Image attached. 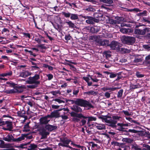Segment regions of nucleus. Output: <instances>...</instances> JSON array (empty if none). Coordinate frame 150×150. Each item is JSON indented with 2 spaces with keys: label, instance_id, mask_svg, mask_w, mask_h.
Listing matches in <instances>:
<instances>
[{
  "label": "nucleus",
  "instance_id": "1",
  "mask_svg": "<svg viewBox=\"0 0 150 150\" xmlns=\"http://www.w3.org/2000/svg\"><path fill=\"white\" fill-rule=\"evenodd\" d=\"M57 128L56 126H53L50 125H47L45 126V127H41L39 129L40 134L42 136L41 139H45L47 138V135L49 134V132L47 131H51L56 129Z\"/></svg>",
  "mask_w": 150,
  "mask_h": 150
},
{
  "label": "nucleus",
  "instance_id": "2",
  "mask_svg": "<svg viewBox=\"0 0 150 150\" xmlns=\"http://www.w3.org/2000/svg\"><path fill=\"white\" fill-rule=\"evenodd\" d=\"M40 79V75L38 74H35L33 77H29L28 80L26 81V83L29 84H34L35 85L27 86V87L30 88H34L36 87L37 86L36 85H38L40 83V81H38Z\"/></svg>",
  "mask_w": 150,
  "mask_h": 150
},
{
  "label": "nucleus",
  "instance_id": "3",
  "mask_svg": "<svg viewBox=\"0 0 150 150\" xmlns=\"http://www.w3.org/2000/svg\"><path fill=\"white\" fill-rule=\"evenodd\" d=\"M25 135L22 134L21 136L17 138H15L12 134H8L6 136L3 138V139L5 141L8 142H18L24 139Z\"/></svg>",
  "mask_w": 150,
  "mask_h": 150
},
{
  "label": "nucleus",
  "instance_id": "4",
  "mask_svg": "<svg viewBox=\"0 0 150 150\" xmlns=\"http://www.w3.org/2000/svg\"><path fill=\"white\" fill-rule=\"evenodd\" d=\"M99 119H100L104 120L105 122L108 123L109 125L113 128H116L117 125H116L117 122L115 120L112 119L108 120V118H110L111 117L108 115H102L98 117Z\"/></svg>",
  "mask_w": 150,
  "mask_h": 150
},
{
  "label": "nucleus",
  "instance_id": "5",
  "mask_svg": "<svg viewBox=\"0 0 150 150\" xmlns=\"http://www.w3.org/2000/svg\"><path fill=\"white\" fill-rule=\"evenodd\" d=\"M121 40L124 44L128 45H132L135 43L136 40L134 37L124 36L122 38Z\"/></svg>",
  "mask_w": 150,
  "mask_h": 150
},
{
  "label": "nucleus",
  "instance_id": "6",
  "mask_svg": "<svg viewBox=\"0 0 150 150\" xmlns=\"http://www.w3.org/2000/svg\"><path fill=\"white\" fill-rule=\"evenodd\" d=\"M76 105L82 107L88 106L90 108L93 107V106L91 104L87 101L79 98H76Z\"/></svg>",
  "mask_w": 150,
  "mask_h": 150
},
{
  "label": "nucleus",
  "instance_id": "7",
  "mask_svg": "<svg viewBox=\"0 0 150 150\" xmlns=\"http://www.w3.org/2000/svg\"><path fill=\"white\" fill-rule=\"evenodd\" d=\"M60 139L61 142L58 144L59 146L68 147L69 148V147H71L69 145V144L71 142L70 139H69L66 137L60 138Z\"/></svg>",
  "mask_w": 150,
  "mask_h": 150
},
{
  "label": "nucleus",
  "instance_id": "8",
  "mask_svg": "<svg viewBox=\"0 0 150 150\" xmlns=\"http://www.w3.org/2000/svg\"><path fill=\"white\" fill-rule=\"evenodd\" d=\"M121 44L118 42L113 40L109 44V46L112 50H116L117 51L120 50Z\"/></svg>",
  "mask_w": 150,
  "mask_h": 150
},
{
  "label": "nucleus",
  "instance_id": "9",
  "mask_svg": "<svg viewBox=\"0 0 150 150\" xmlns=\"http://www.w3.org/2000/svg\"><path fill=\"white\" fill-rule=\"evenodd\" d=\"M2 125H4L2 129L4 130H8L10 131H12L13 128L12 122L8 121L3 122Z\"/></svg>",
  "mask_w": 150,
  "mask_h": 150
},
{
  "label": "nucleus",
  "instance_id": "10",
  "mask_svg": "<svg viewBox=\"0 0 150 150\" xmlns=\"http://www.w3.org/2000/svg\"><path fill=\"white\" fill-rule=\"evenodd\" d=\"M150 32V28H145L143 29H137L135 30L134 33L136 34L140 35H144L146 33H149Z\"/></svg>",
  "mask_w": 150,
  "mask_h": 150
},
{
  "label": "nucleus",
  "instance_id": "11",
  "mask_svg": "<svg viewBox=\"0 0 150 150\" xmlns=\"http://www.w3.org/2000/svg\"><path fill=\"white\" fill-rule=\"evenodd\" d=\"M95 41L98 43L99 45L109 46V42L108 40H101L98 39L97 36L95 37Z\"/></svg>",
  "mask_w": 150,
  "mask_h": 150
},
{
  "label": "nucleus",
  "instance_id": "12",
  "mask_svg": "<svg viewBox=\"0 0 150 150\" xmlns=\"http://www.w3.org/2000/svg\"><path fill=\"white\" fill-rule=\"evenodd\" d=\"M99 20L92 17L90 16L86 20V22L88 24H93L95 23H98Z\"/></svg>",
  "mask_w": 150,
  "mask_h": 150
},
{
  "label": "nucleus",
  "instance_id": "13",
  "mask_svg": "<svg viewBox=\"0 0 150 150\" xmlns=\"http://www.w3.org/2000/svg\"><path fill=\"white\" fill-rule=\"evenodd\" d=\"M138 134L141 136H145L148 139H150V133L149 131L144 132L143 131H137Z\"/></svg>",
  "mask_w": 150,
  "mask_h": 150
},
{
  "label": "nucleus",
  "instance_id": "14",
  "mask_svg": "<svg viewBox=\"0 0 150 150\" xmlns=\"http://www.w3.org/2000/svg\"><path fill=\"white\" fill-rule=\"evenodd\" d=\"M120 31L123 33L129 35L130 33L133 32V30L131 28H122L120 29Z\"/></svg>",
  "mask_w": 150,
  "mask_h": 150
},
{
  "label": "nucleus",
  "instance_id": "15",
  "mask_svg": "<svg viewBox=\"0 0 150 150\" xmlns=\"http://www.w3.org/2000/svg\"><path fill=\"white\" fill-rule=\"evenodd\" d=\"M117 125L119 126L120 127L118 128H117L116 129L120 131H124L125 128L124 127L129 126L128 124H124L123 123H118L117 124Z\"/></svg>",
  "mask_w": 150,
  "mask_h": 150
},
{
  "label": "nucleus",
  "instance_id": "16",
  "mask_svg": "<svg viewBox=\"0 0 150 150\" xmlns=\"http://www.w3.org/2000/svg\"><path fill=\"white\" fill-rule=\"evenodd\" d=\"M61 110V109H59L57 110H55L52 112H51V115H52L51 116L52 117V118L55 117L57 118L60 117L59 111Z\"/></svg>",
  "mask_w": 150,
  "mask_h": 150
},
{
  "label": "nucleus",
  "instance_id": "17",
  "mask_svg": "<svg viewBox=\"0 0 150 150\" xmlns=\"http://www.w3.org/2000/svg\"><path fill=\"white\" fill-rule=\"evenodd\" d=\"M32 73L28 71L22 72L20 73L19 76L23 78H26L31 75Z\"/></svg>",
  "mask_w": 150,
  "mask_h": 150
},
{
  "label": "nucleus",
  "instance_id": "18",
  "mask_svg": "<svg viewBox=\"0 0 150 150\" xmlns=\"http://www.w3.org/2000/svg\"><path fill=\"white\" fill-rule=\"evenodd\" d=\"M50 121V119H47L46 117H43L40 118V122L41 124H46Z\"/></svg>",
  "mask_w": 150,
  "mask_h": 150
},
{
  "label": "nucleus",
  "instance_id": "19",
  "mask_svg": "<svg viewBox=\"0 0 150 150\" xmlns=\"http://www.w3.org/2000/svg\"><path fill=\"white\" fill-rule=\"evenodd\" d=\"M72 110L77 112H81L82 111V109L81 108L77 105H73L71 108Z\"/></svg>",
  "mask_w": 150,
  "mask_h": 150
},
{
  "label": "nucleus",
  "instance_id": "20",
  "mask_svg": "<svg viewBox=\"0 0 150 150\" xmlns=\"http://www.w3.org/2000/svg\"><path fill=\"white\" fill-rule=\"evenodd\" d=\"M120 88L117 87L111 88L109 86H105L102 88V89L104 91L107 90H110V91H114L117 89H119Z\"/></svg>",
  "mask_w": 150,
  "mask_h": 150
},
{
  "label": "nucleus",
  "instance_id": "21",
  "mask_svg": "<svg viewBox=\"0 0 150 150\" xmlns=\"http://www.w3.org/2000/svg\"><path fill=\"white\" fill-rule=\"evenodd\" d=\"M71 116L78 117L80 119L82 118H86L81 113L77 114L74 112H72L71 113Z\"/></svg>",
  "mask_w": 150,
  "mask_h": 150
},
{
  "label": "nucleus",
  "instance_id": "22",
  "mask_svg": "<svg viewBox=\"0 0 150 150\" xmlns=\"http://www.w3.org/2000/svg\"><path fill=\"white\" fill-rule=\"evenodd\" d=\"M25 111L23 110L18 111L17 113L18 116L24 118L25 119L26 117V116L25 115Z\"/></svg>",
  "mask_w": 150,
  "mask_h": 150
},
{
  "label": "nucleus",
  "instance_id": "23",
  "mask_svg": "<svg viewBox=\"0 0 150 150\" xmlns=\"http://www.w3.org/2000/svg\"><path fill=\"white\" fill-rule=\"evenodd\" d=\"M16 91L15 86L13 89L11 90H6L4 91V92L5 93L9 94L16 93Z\"/></svg>",
  "mask_w": 150,
  "mask_h": 150
},
{
  "label": "nucleus",
  "instance_id": "24",
  "mask_svg": "<svg viewBox=\"0 0 150 150\" xmlns=\"http://www.w3.org/2000/svg\"><path fill=\"white\" fill-rule=\"evenodd\" d=\"M24 88V86H16V93H20L23 91V88Z\"/></svg>",
  "mask_w": 150,
  "mask_h": 150
},
{
  "label": "nucleus",
  "instance_id": "25",
  "mask_svg": "<svg viewBox=\"0 0 150 150\" xmlns=\"http://www.w3.org/2000/svg\"><path fill=\"white\" fill-rule=\"evenodd\" d=\"M37 146L34 144H31L29 146L28 148V150H36Z\"/></svg>",
  "mask_w": 150,
  "mask_h": 150
},
{
  "label": "nucleus",
  "instance_id": "26",
  "mask_svg": "<svg viewBox=\"0 0 150 150\" xmlns=\"http://www.w3.org/2000/svg\"><path fill=\"white\" fill-rule=\"evenodd\" d=\"M100 28L97 27H92L91 28V31L93 33L98 32L99 31Z\"/></svg>",
  "mask_w": 150,
  "mask_h": 150
},
{
  "label": "nucleus",
  "instance_id": "27",
  "mask_svg": "<svg viewBox=\"0 0 150 150\" xmlns=\"http://www.w3.org/2000/svg\"><path fill=\"white\" fill-rule=\"evenodd\" d=\"M66 23H67L69 25V28H76V26L71 21H66Z\"/></svg>",
  "mask_w": 150,
  "mask_h": 150
},
{
  "label": "nucleus",
  "instance_id": "28",
  "mask_svg": "<svg viewBox=\"0 0 150 150\" xmlns=\"http://www.w3.org/2000/svg\"><path fill=\"white\" fill-rule=\"evenodd\" d=\"M96 126V128L99 130H103L105 129V126L103 124H98Z\"/></svg>",
  "mask_w": 150,
  "mask_h": 150
},
{
  "label": "nucleus",
  "instance_id": "29",
  "mask_svg": "<svg viewBox=\"0 0 150 150\" xmlns=\"http://www.w3.org/2000/svg\"><path fill=\"white\" fill-rule=\"evenodd\" d=\"M133 139L130 138H123L122 141L128 143H131L133 142Z\"/></svg>",
  "mask_w": 150,
  "mask_h": 150
},
{
  "label": "nucleus",
  "instance_id": "30",
  "mask_svg": "<svg viewBox=\"0 0 150 150\" xmlns=\"http://www.w3.org/2000/svg\"><path fill=\"white\" fill-rule=\"evenodd\" d=\"M98 93L97 92L94 91H89L87 92H86L85 93V94H87L88 95H97L98 94Z\"/></svg>",
  "mask_w": 150,
  "mask_h": 150
},
{
  "label": "nucleus",
  "instance_id": "31",
  "mask_svg": "<svg viewBox=\"0 0 150 150\" xmlns=\"http://www.w3.org/2000/svg\"><path fill=\"white\" fill-rule=\"evenodd\" d=\"M143 61V59L142 58H139L136 57L133 61V62L137 63L142 62Z\"/></svg>",
  "mask_w": 150,
  "mask_h": 150
},
{
  "label": "nucleus",
  "instance_id": "32",
  "mask_svg": "<svg viewBox=\"0 0 150 150\" xmlns=\"http://www.w3.org/2000/svg\"><path fill=\"white\" fill-rule=\"evenodd\" d=\"M93 16L94 17V18H99L103 17V15L102 14L99 12H96L94 13Z\"/></svg>",
  "mask_w": 150,
  "mask_h": 150
},
{
  "label": "nucleus",
  "instance_id": "33",
  "mask_svg": "<svg viewBox=\"0 0 150 150\" xmlns=\"http://www.w3.org/2000/svg\"><path fill=\"white\" fill-rule=\"evenodd\" d=\"M118 51H120L122 53H129L130 52V50L123 48H120V50Z\"/></svg>",
  "mask_w": 150,
  "mask_h": 150
},
{
  "label": "nucleus",
  "instance_id": "34",
  "mask_svg": "<svg viewBox=\"0 0 150 150\" xmlns=\"http://www.w3.org/2000/svg\"><path fill=\"white\" fill-rule=\"evenodd\" d=\"M84 117L86 118H83L84 119H86V118H88V121H95L97 119L96 117H94L92 116H90V117H86V116H85Z\"/></svg>",
  "mask_w": 150,
  "mask_h": 150
},
{
  "label": "nucleus",
  "instance_id": "35",
  "mask_svg": "<svg viewBox=\"0 0 150 150\" xmlns=\"http://www.w3.org/2000/svg\"><path fill=\"white\" fill-rule=\"evenodd\" d=\"M83 79L87 83L88 86H90L92 85V83L91 82H89V81L90 80L89 78L88 77H83Z\"/></svg>",
  "mask_w": 150,
  "mask_h": 150
},
{
  "label": "nucleus",
  "instance_id": "36",
  "mask_svg": "<svg viewBox=\"0 0 150 150\" xmlns=\"http://www.w3.org/2000/svg\"><path fill=\"white\" fill-rule=\"evenodd\" d=\"M140 87V86L139 85L131 84L130 86V89H134L136 88H139Z\"/></svg>",
  "mask_w": 150,
  "mask_h": 150
},
{
  "label": "nucleus",
  "instance_id": "37",
  "mask_svg": "<svg viewBox=\"0 0 150 150\" xmlns=\"http://www.w3.org/2000/svg\"><path fill=\"white\" fill-rule=\"evenodd\" d=\"M109 22L110 24H112L119 23V21H117L116 20H114L112 19H110L109 20Z\"/></svg>",
  "mask_w": 150,
  "mask_h": 150
},
{
  "label": "nucleus",
  "instance_id": "38",
  "mask_svg": "<svg viewBox=\"0 0 150 150\" xmlns=\"http://www.w3.org/2000/svg\"><path fill=\"white\" fill-rule=\"evenodd\" d=\"M123 90L122 89H120L117 93V97L118 98H121L122 95Z\"/></svg>",
  "mask_w": 150,
  "mask_h": 150
},
{
  "label": "nucleus",
  "instance_id": "39",
  "mask_svg": "<svg viewBox=\"0 0 150 150\" xmlns=\"http://www.w3.org/2000/svg\"><path fill=\"white\" fill-rule=\"evenodd\" d=\"M70 18L72 20H75L77 19L78 18V17L77 15L72 14H71Z\"/></svg>",
  "mask_w": 150,
  "mask_h": 150
},
{
  "label": "nucleus",
  "instance_id": "40",
  "mask_svg": "<svg viewBox=\"0 0 150 150\" xmlns=\"http://www.w3.org/2000/svg\"><path fill=\"white\" fill-rule=\"evenodd\" d=\"M132 148L135 150H141V148L139 147V146L137 145H132Z\"/></svg>",
  "mask_w": 150,
  "mask_h": 150
},
{
  "label": "nucleus",
  "instance_id": "41",
  "mask_svg": "<svg viewBox=\"0 0 150 150\" xmlns=\"http://www.w3.org/2000/svg\"><path fill=\"white\" fill-rule=\"evenodd\" d=\"M100 1L104 3L109 4H111L113 2L112 0H101Z\"/></svg>",
  "mask_w": 150,
  "mask_h": 150
},
{
  "label": "nucleus",
  "instance_id": "42",
  "mask_svg": "<svg viewBox=\"0 0 150 150\" xmlns=\"http://www.w3.org/2000/svg\"><path fill=\"white\" fill-rule=\"evenodd\" d=\"M12 74V72L11 71H10L8 72L5 73L1 74V76H10Z\"/></svg>",
  "mask_w": 150,
  "mask_h": 150
},
{
  "label": "nucleus",
  "instance_id": "43",
  "mask_svg": "<svg viewBox=\"0 0 150 150\" xmlns=\"http://www.w3.org/2000/svg\"><path fill=\"white\" fill-rule=\"evenodd\" d=\"M54 101L57 102L59 103H64L65 102L64 100H61L59 98H56L54 100Z\"/></svg>",
  "mask_w": 150,
  "mask_h": 150
},
{
  "label": "nucleus",
  "instance_id": "44",
  "mask_svg": "<svg viewBox=\"0 0 150 150\" xmlns=\"http://www.w3.org/2000/svg\"><path fill=\"white\" fill-rule=\"evenodd\" d=\"M51 93L54 96H56L58 94H61V92L59 90L55 91H52L51 92Z\"/></svg>",
  "mask_w": 150,
  "mask_h": 150
},
{
  "label": "nucleus",
  "instance_id": "45",
  "mask_svg": "<svg viewBox=\"0 0 150 150\" xmlns=\"http://www.w3.org/2000/svg\"><path fill=\"white\" fill-rule=\"evenodd\" d=\"M30 62H31V64L32 65H34V66H32V67L33 68H35V69H37V70H38V69H39V67L36 66L37 64L36 63H35L31 61H30Z\"/></svg>",
  "mask_w": 150,
  "mask_h": 150
},
{
  "label": "nucleus",
  "instance_id": "46",
  "mask_svg": "<svg viewBox=\"0 0 150 150\" xmlns=\"http://www.w3.org/2000/svg\"><path fill=\"white\" fill-rule=\"evenodd\" d=\"M62 99L64 100H65L67 102L68 101H70L71 103V104H73L74 103L76 105V100H67L66 99H65L64 98H63Z\"/></svg>",
  "mask_w": 150,
  "mask_h": 150
},
{
  "label": "nucleus",
  "instance_id": "47",
  "mask_svg": "<svg viewBox=\"0 0 150 150\" xmlns=\"http://www.w3.org/2000/svg\"><path fill=\"white\" fill-rule=\"evenodd\" d=\"M115 18L116 19L117 21H119V23L120 21H123L124 20L123 18L122 17L116 16L115 17Z\"/></svg>",
  "mask_w": 150,
  "mask_h": 150
},
{
  "label": "nucleus",
  "instance_id": "48",
  "mask_svg": "<svg viewBox=\"0 0 150 150\" xmlns=\"http://www.w3.org/2000/svg\"><path fill=\"white\" fill-rule=\"evenodd\" d=\"M62 13L66 17H69L71 15L69 13H67L65 12H63Z\"/></svg>",
  "mask_w": 150,
  "mask_h": 150
},
{
  "label": "nucleus",
  "instance_id": "49",
  "mask_svg": "<svg viewBox=\"0 0 150 150\" xmlns=\"http://www.w3.org/2000/svg\"><path fill=\"white\" fill-rule=\"evenodd\" d=\"M88 76L91 79L93 82H98L99 80L97 79L96 78L94 79L92 77V76H91L90 75H89Z\"/></svg>",
  "mask_w": 150,
  "mask_h": 150
},
{
  "label": "nucleus",
  "instance_id": "50",
  "mask_svg": "<svg viewBox=\"0 0 150 150\" xmlns=\"http://www.w3.org/2000/svg\"><path fill=\"white\" fill-rule=\"evenodd\" d=\"M85 10L88 11H94L95 9L92 7H88L86 8Z\"/></svg>",
  "mask_w": 150,
  "mask_h": 150
},
{
  "label": "nucleus",
  "instance_id": "51",
  "mask_svg": "<svg viewBox=\"0 0 150 150\" xmlns=\"http://www.w3.org/2000/svg\"><path fill=\"white\" fill-rule=\"evenodd\" d=\"M128 131L129 132H130L132 133H137L138 132V131H137V130H136L134 129H129Z\"/></svg>",
  "mask_w": 150,
  "mask_h": 150
},
{
  "label": "nucleus",
  "instance_id": "52",
  "mask_svg": "<svg viewBox=\"0 0 150 150\" xmlns=\"http://www.w3.org/2000/svg\"><path fill=\"white\" fill-rule=\"evenodd\" d=\"M47 76L48 77V79L49 80H51L53 77V76L51 74H47Z\"/></svg>",
  "mask_w": 150,
  "mask_h": 150
},
{
  "label": "nucleus",
  "instance_id": "53",
  "mask_svg": "<svg viewBox=\"0 0 150 150\" xmlns=\"http://www.w3.org/2000/svg\"><path fill=\"white\" fill-rule=\"evenodd\" d=\"M138 78H141L144 77V75L143 74H140L139 72H137L136 74Z\"/></svg>",
  "mask_w": 150,
  "mask_h": 150
},
{
  "label": "nucleus",
  "instance_id": "54",
  "mask_svg": "<svg viewBox=\"0 0 150 150\" xmlns=\"http://www.w3.org/2000/svg\"><path fill=\"white\" fill-rule=\"evenodd\" d=\"M122 112L125 114V115L127 116H130L131 115V114L129 113L127 111H125V110H123Z\"/></svg>",
  "mask_w": 150,
  "mask_h": 150
},
{
  "label": "nucleus",
  "instance_id": "55",
  "mask_svg": "<svg viewBox=\"0 0 150 150\" xmlns=\"http://www.w3.org/2000/svg\"><path fill=\"white\" fill-rule=\"evenodd\" d=\"M117 75V74H114L112 73H110V78H113L115 77Z\"/></svg>",
  "mask_w": 150,
  "mask_h": 150
},
{
  "label": "nucleus",
  "instance_id": "56",
  "mask_svg": "<svg viewBox=\"0 0 150 150\" xmlns=\"http://www.w3.org/2000/svg\"><path fill=\"white\" fill-rule=\"evenodd\" d=\"M121 27L123 26H127L128 27H130L131 26L130 24H128L126 23H121Z\"/></svg>",
  "mask_w": 150,
  "mask_h": 150
},
{
  "label": "nucleus",
  "instance_id": "57",
  "mask_svg": "<svg viewBox=\"0 0 150 150\" xmlns=\"http://www.w3.org/2000/svg\"><path fill=\"white\" fill-rule=\"evenodd\" d=\"M39 150H52V149L48 146H46L44 148L40 149Z\"/></svg>",
  "mask_w": 150,
  "mask_h": 150
},
{
  "label": "nucleus",
  "instance_id": "58",
  "mask_svg": "<svg viewBox=\"0 0 150 150\" xmlns=\"http://www.w3.org/2000/svg\"><path fill=\"white\" fill-rule=\"evenodd\" d=\"M73 120L75 122H79L80 121V120L78 118V117H74L73 119Z\"/></svg>",
  "mask_w": 150,
  "mask_h": 150
},
{
  "label": "nucleus",
  "instance_id": "59",
  "mask_svg": "<svg viewBox=\"0 0 150 150\" xmlns=\"http://www.w3.org/2000/svg\"><path fill=\"white\" fill-rule=\"evenodd\" d=\"M94 127V124H89V125L88 126V129H92Z\"/></svg>",
  "mask_w": 150,
  "mask_h": 150
},
{
  "label": "nucleus",
  "instance_id": "60",
  "mask_svg": "<svg viewBox=\"0 0 150 150\" xmlns=\"http://www.w3.org/2000/svg\"><path fill=\"white\" fill-rule=\"evenodd\" d=\"M143 147H146L147 150H150V146L148 144H144Z\"/></svg>",
  "mask_w": 150,
  "mask_h": 150
},
{
  "label": "nucleus",
  "instance_id": "61",
  "mask_svg": "<svg viewBox=\"0 0 150 150\" xmlns=\"http://www.w3.org/2000/svg\"><path fill=\"white\" fill-rule=\"evenodd\" d=\"M79 89H77V90H74L73 91V94L74 95H76L79 92Z\"/></svg>",
  "mask_w": 150,
  "mask_h": 150
},
{
  "label": "nucleus",
  "instance_id": "62",
  "mask_svg": "<svg viewBox=\"0 0 150 150\" xmlns=\"http://www.w3.org/2000/svg\"><path fill=\"white\" fill-rule=\"evenodd\" d=\"M38 47L41 48L42 49H45L46 47L44 46V45L40 44L38 45Z\"/></svg>",
  "mask_w": 150,
  "mask_h": 150
},
{
  "label": "nucleus",
  "instance_id": "63",
  "mask_svg": "<svg viewBox=\"0 0 150 150\" xmlns=\"http://www.w3.org/2000/svg\"><path fill=\"white\" fill-rule=\"evenodd\" d=\"M105 96L107 98H109L110 97V94L108 92H106L105 93Z\"/></svg>",
  "mask_w": 150,
  "mask_h": 150
},
{
  "label": "nucleus",
  "instance_id": "64",
  "mask_svg": "<svg viewBox=\"0 0 150 150\" xmlns=\"http://www.w3.org/2000/svg\"><path fill=\"white\" fill-rule=\"evenodd\" d=\"M71 37L70 36V35H66L65 37V39L67 40H70Z\"/></svg>",
  "mask_w": 150,
  "mask_h": 150
}]
</instances>
